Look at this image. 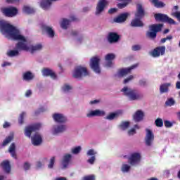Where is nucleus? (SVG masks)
Returning <instances> with one entry per match:
<instances>
[{"label": "nucleus", "instance_id": "nucleus-1", "mask_svg": "<svg viewBox=\"0 0 180 180\" xmlns=\"http://www.w3.org/2000/svg\"><path fill=\"white\" fill-rule=\"evenodd\" d=\"M0 32L6 39L17 40L18 41L17 47L20 50H23V51L34 54V53L40 51L43 49L41 44H30L27 37L23 36L19 29L5 20H0Z\"/></svg>", "mask_w": 180, "mask_h": 180}, {"label": "nucleus", "instance_id": "nucleus-2", "mask_svg": "<svg viewBox=\"0 0 180 180\" xmlns=\"http://www.w3.org/2000/svg\"><path fill=\"white\" fill-rule=\"evenodd\" d=\"M143 18H144V8L141 4H138L135 18L131 20V26L132 27H143L144 26L143 21H141Z\"/></svg>", "mask_w": 180, "mask_h": 180}, {"label": "nucleus", "instance_id": "nucleus-3", "mask_svg": "<svg viewBox=\"0 0 180 180\" xmlns=\"http://www.w3.org/2000/svg\"><path fill=\"white\" fill-rule=\"evenodd\" d=\"M121 91L123 92L124 95L127 96L129 101H140V99L143 98V96L139 91L127 86H124Z\"/></svg>", "mask_w": 180, "mask_h": 180}, {"label": "nucleus", "instance_id": "nucleus-4", "mask_svg": "<svg viewBox=\"0 0 180 180\" xmlns=\"http://www.w3.org/2000/svg\"><path fill=\"white\" fill-rule=\"evenodd\" d=\"M67 124H54L51 127L50 133L52 136H58L60 133L67 131Z\"/></svg>", "mask_w": 180, "mask_h": 180}, {"label": "nucleus", "instance_id": "nucleus-5", "mask_svg": "<svg viewBox=\"0 0 180 180\" xmlns=\"http://www.w3.org/2000/svg\"><path fill=\"white\" fill-rule=\"evenodd\" d=\"M88 75H89V71L84 66H77L72 72L74 78H82V77H88Z\"/></svg>", "mask_w": 180, "mask_h": 180}, {"label": "nucleus", "instance_id": "nucleus-6", "mask_svg": "<svg viewBox=\"0 0 180 180\" xmlns=\"http://www.w3.org/2000/svg\"><path fill=\"white\" fill-rule=\"evenodd\" d=\"M1 12L7 18H15L19 15V9L15 6L4 7L1 9Z\"/></svg>", "mask_w": 180, "mask_h": 180}, {"label": "nucleus", "instance_id": "nucleus-7", "mask_svg": "<svg viewBox=\"0 0 180 180\" xmlns=\"http://www.w3.org/2000/svg\"><path fill=\"white\" fill-rule=\"evenodd\" d=\"M101 59L99 56L93 57L90 60V68L96 72V74H101V67L99 66V63Z\"/></svg>", "mask_w": 180, "mask_h": 180}, {"label": "nucleus", "instance_id": "nucleus-8", "mask_svg": "<svg viewBox=\"0 0 180 180\" xmlns=\"http://www.w3.org/2000/svg\"><path fill=\"white\" fill-rule=\"evenodd\" d=\"M40 127H41V124L40 123L26 127L25 129V136L28 137V139H30V137H32V133L36 131V130H39Z\"/></svg>", "mask_w": 180, "mask_h": 180}, {"label": "nucleus", "instance_id": "nucleus-9", "mask_svg": "<svg viewBox=\"0 0 180 180\" xmlns=\"http://www.w3.org/2000/svg\"><path fill=\"white\" fill-rule=\"evenodd\" d=\"M137 68V65H133L131 67L120 69L115 74V78H122V77L127 75V74H130V72H131V70H134V68Z\"/></svg>", "mask_w": 180, "mask_h": 180}, {"label": "nucleus", "instance_id": "nucleus-10", "mask_svg": "<svg viewBox=\"0 0 180 180\" xmlns=\"http://www.w3.org/2000/svg\"><path fill=\"white\" fill-rule=\"evenodd\" d=\"M80 153H82V146H72L70 148V153H66L64 158H72V155H79Z\"/></svg>", "mask_w": 180, "mask_h": 180}, {"label": "nucleus", "instance_id": "nucleus-11", "mask_svg": "<svg viewBox=\"0 0 180 180\" xmlns=\"http://www.w3.org/2000/svg\"><path fill=\"white\" fill-rule=\"evenodd\" d=\"M52 118L56 123H67L68 119L65 115L60 112H55L52 115Z\"/></svg>", "mask_w": 180, "mask_h": 180}, {"label": "nucleus", "instance_id": "nucleus-12", "mask_svg": "<svg viewBox=\"0 0 180 180\" xmlns=\"http://www.w3.org/2000/svg\"><path fill=\"white\" fill-rule=\"evenodd\" d=\"M158 21L168 25H176L174 19L169 18L167 14L158 13Z\"/></svg>", "mask_w": 180, "mask_h": 180}, {"label": "nucleus", "instance_id": "nucleus-13", "mask_svg": "<svg viewBox=\"0 0 180 180\" xmlns=\"http://www.w3.org/2000/svg\"><path fill=\"white\" fill-rule=\"evenodd\" d=\"M108 5H109L108 0H99L96 8V15H101Z\"/></svg>", "mask_w": 180, "mask_h": 180}, {"label": "nucleus", "instance_id": "nucleus-14", "mask_svg": "<svg viewBox=\"0 0 180 180\" xmlns=\"http://www.w3.org/2000/svg\"><path fill=\"white\" fill-rule=\"evenodd\" d=\"M158 32V24L152 25L149 27V31L147 32V36L150 39H155V37H157Z\"/></svg>", "mask_w": 180, "mask_h": 180}, {"label": "nucleus", "instance_id": "nucleus-15", "mask_svg": "<svg viewBox=\"0 0 180 180\" xmlns=\"http://www.w3.org/2000/svg\"><path fill=\"white\" fill-rule=\"evenodd\" d=\"M153 141H154V134L151 129H146V136L145 138L146 146H151Z\"/></svg>", "mask_w": 180, "mask_h": 180}, {"label": "nucleus", "instance_id": "nucleus-16", "mask_svg": "<svg viewBox=\"0 0 180 180\" xmlns=\"http://www.w3.org/2000/svg\"><path fill=\"white\" fill-rule=\"evenodd\" d=\"M101 116H105V111L102 110H89L86 114L87 117H95Z\"/></svg>", "mask_w": 180, "mask_h": 180}, {"label": "nucleus", "instance_id": "nucleus-17", "mask_svg": "<svg viewBox=\"0 0 180 180\" xmlns=\"http://www.w3.org/2000/svg\"><path fill=\"white\" fill-rule=\"evenodd\" d=\"M116 58V55L115 53H108L105 56V67H112L113 65V60Z\"/></svg>", "mask_w": 180, "mask_h": 180}, {"label": "nucleus", "instance_id": "nucleus-18", "mask_svg": "<svg viewBox=\"0 0 180 180\" xmlns=\"http://www.w3.org/2000/svg\"><path fill=\"white\" fill-rule=\"evenodd\" d=\"M41 27L44 32H46L49 37H51V38L54 37L55 33H54V30L53 29V27L49 26L46 24H42Z\"/></svg>", "mask_w": 180, "mask_h": 180}, {"label": "nucleus", "instance_id": "nucleus-19", "mask_svg": "<svg viewBox=\"0 0 180 180\" xmlns=\"http://www.w3.org/2000/svg\"><path fill=\"white\" fill-rule=\"evenodd\" d=\"M31 141L33 146H40L43 141V139L41 138V135L39 133H36L31 137Z\"/></svg>", "mask_w": 180, "mask_h": 180}, {"label": "nucleus", "instance_id": "nucleus-20", "mask_svg": "<svg viewBox=\"0 0 180 180\" xmlns=\"http://www.w3.org/2000/svg\"><path fill=\"white\" fill-rule=\"evenodd\" d=\"M41 72L44 77H51L53 79H56L57 78V75H56L54 71L49 68H44L41 70Z\"/></svg>", "mask_w": 180, "mask_h": 180}, {"label": "nucleus", "instance_id": "nucleus-21", "mask_svg": "<svg viewBox=\"0 0 180 180\" xmlns=\"http://www.w3.org/2000/svg\"><path fill=\"white\" fill-rule=\"evenodd\" d=\"M120 37L116 32H110L108 36L109 43H117Z\"/></svg>", "mask_w": 180, "mask_h": 180}, {"label": "nucleus", "instance_id": "nucleus-22", "mask_svg": "<svg viewBox=\"0 0 180 180\" xmlns=\"http://www.w3.org/2000/svg\"><path fill=\"white\" fill-rule=\"evenodd\" d=\"M20 51H23V49H20L18 47V43L15 44V49L13 50H9L7 51L8 57H18L19 56Z\"/></svg>", "mask_w": 180, "mask_h": 180}, {"label": "nucleus", "instance_id": "nucleus-23", "mask_svg": "<svg viewBox=\"0 0 180 180\" xmlns=\"http://www.w3.org/2000/svg\"><path fill=\"white\" fill-rule=\"evenodd\" d=\"M15 139V133L11 132L3 141L1 146L2 147H6L11 141Z\"/></svg>", "mask_w": 180, "mask_h": 180}, {"label": "nucleus", "instance_id": "nucleus-24", "mask_svg": "<svg viewBox=\"0 0 180 180\" xmlns=\"http://www.w3.org/2000/svg\"><path fill=\"white\" fill-rule=\"evenodd\" d=\"M1 167L6 174H11V167L9 160H4L1 163Z\"/></svg>", "mask_w": 180, "mask_h": 180}, {"label": "nucleus", "instance_id": "nucleus-25", "mask_svg": "<svg viewBox=\"0 0 180 180\" xmlns=\"http://www.w3.org/2000/svg\"><path fill=\"white\" fill-rule=\"evenodd\" d=\"M129 15V13H122L118 17L114 18L113 21L115 22V23H123V22H126V20L127 19Z\"/></svg>", "mask_w": 180, "mask_h": 180}, {"label": "nucleus", "instance_id": "nucleus-26", "mask_svg": "<svg viewBox=\"0 0 180 180\" xmlns=\"http://www.w3.org/2000/svg\"><path fill=\"white\" fill-rule=\"evenodd\" d=\"M134 122H141L144 119V112L142 110H137L133 115Z\"/></svg>", "mask_w": 180, "mask_h": 180}, {"label": "nucleus", "instance_id": "nucleus-27", "mask_svg": "<svg viewBox=\"0 0 180 180\" xmlns=\"http://www.w3.org/2000/svg\"><path fill=\"white\" fill-rule=\"evenodd\" d=\"M22 79L23 81L30 82V81H32V79H34V74L30 71L25 72L22 75Z\"/></svg>", "mask_w": 180, "mask_h": 180}, {"label": "nucleus", "instance_id": "nucleus-28", "mask_svg": "<svg viewBox=\"0 0 180 180\" xmlns=\"http://www.w3.org/2000/svg\"><path fill=\"white\" fill-rule=\"evenodd\" d=\"M71 164H72V158H64L60 162V168H62V169H67L68 166L71 165Z\"/></svg>", "mask_w": 180, "mask_h": 180}, {"label": "nucleus", "instance_id": "nucleus-29", "mask_svg": "<svg viewBox=\"0 0 180 180\" xmlns=\"http://www.w3.org/2000/svg\"><path fill=\"white\" fill-rule=\"evenodd\" d=\"M169 86H171V83H165L161 84L160 86V94H167L169 91Z\"/></svg>", "mask_w": 180, "mask_h": 180}, {"label": "nucleus", "instance_id": "nucleus-30", "mask_svg": "<svg viewBox=\"0 0 180 180\" xmlns=\"http://www.w3.org/2000/svg\"><path fill=\"white\" fill-rule=\"evenodd\" d=\"M130 127V122L123 121L118 125V129L120 130H127Z\"/></svg>", "mask_w": 180, "mask_h": 180}, {"label": "nucleus", "instance_id": "nucleus-31", "mask_svg": "<svg viewBox=\"0 0 180 180\" xmlns=\"http://www.w3.org/2000/svg\"><path fill=\"white\" fill-rule=\"evenodd\" d=\"M72 89V86H71L70 84H64L61 86V91L62 92H64V94H68V92H71V90Z\"/></svg>", "mask_w": 180, "mask_h": 180}, {"label": "nucleus", "instance_id": "nucleus-32", "mask_svg": "<svg viewBox=\"0 0 180 180\" xmlns=\"http://www.w3.org/2000/svg\"><path fill=\"white\" fill-rule=\"evenodd\" d=\"M8 153L14 158L16 154V143H12L8 148Z\"/></svg>", "mask_w": 180, "mask_h": 180}, {"label": "nucleus", "instance_id": "nucleus-33", "mask_svg": "<svg viewBox=\"0 0 180 180\" xmlns=\"http://www.w3.org/2000/svg\"><path fill=\"white\" fill-rule=\"evenodd\" d=\"M22 12L23 13L30 15V13H34V8H33V7H30V6L25 5L22 7Z\"/></svg>", "mask_w": 180, "mask_h": 180}, {"label": "nucleus", "instance_id": "nucleus-34", "mask_svg": "<svg viewBox=\"0 0 180 180\" xmlns=\"http://www.w3.org/2000/svg\"><path fill=\"white\" fill-rule=\"evenodd\" d=\"M141 127H140V125H139V124L134 125V128H132L128 131L129 136H134V134H136V131L139 130V129H141Z\"/></svg>", "mask_w": 180, "mask_h": 180}, {"label": "nucleus", "instance_id": "nucleus-35", "mask_svg": "<svg viewBox=\"0 0 180 180\" xmlns=\"http://www.w3.org/2000/svg\"><path fill=\"white\" fill-rule=\"evenodd\" d=\"M70 22V20L63 18L60 22V27H62V29H68Z\"/></svg>", "mask_w": 180, "mask_h": 180}, {"label": "nucleus", "instance_id": "nucleus-36", "mask_svg": "<svg viewBox=\"0 0 180 180\" xmlns=\"http://www.w3.org/2000/svg\"><path fill=\"white\" fill-rule=\"evenodd\" d=\"M72 36L75 37V40H76L77 42H79L82 40V36H81L77 31H72Z\"/></svg>", "mask_w": 180, "mask_h": 180}, {"label": "nucleus", "instance_id": "nucleus-37", "mask_svg": "<svg viewBox=\"0 0 180 180\" xmlns=\"http://www.w3.org/2000/svg\"><path fill=\"white\" fill-rule=\"evenodd\" d=\"M26 116H27L26 112H22L20 114L18 117L19 124H23V123H25V117H26Z\"/></svg>", "mask_w": 180, "mask_h": 180}, {"label": "nucleus", "instance_id": "nucleus-38", "mask_svg": "<svg viewBox=\"0 0 180 180\" xmlns=\"http://www.w3.org/2000/svg\"><path fill=\"white\" fill-rule=\"evenodd\" d=\"M98 154V151L96 150L91 148L86 151V155L89 157H92V158H94L95 155Z\"/></svg>", "mask_w": 180, "mask_h": 180}, {"label": "nucleus", "instance_id": "nucleus-39", "mask_svg": "<svg viewBox=\"0 0 180 180\" xmlns=\"http://www.w3.org/2000/svg\"><path fill=\"white\" fill-rule=\"evenodd\" d=\"M119 115H120V112H115L111 113L109 115H108L106 117V119L108 120H113V119L117 117V116H119Z\"/></svg>", "mask_w": 180, "mask_h": 180}, {"label": "nucleus", "instance_id": "nucleus-40", "mask_svg": "<svg viewBox=\"0 0 180 180\" xmlns=\"http://www.w3.org/2000/svg\"><path fill=\"white\" fill-rule=\"evenodd\" d=\"M165 106H174L175 105V100L172 98H167L165 103Z\"/></svg>", "mask_w": 180, "mask_h": 180}, {"label": "nucleus", "instance_id": "nucleus-41", "mask_svg": "<svg viewBox=\"0 0 180 180\" xmlns=\"http://www.w3.org/2000/svg\"><path fill=\"white\" fill-rule=\"evenodd\" d=\"M140 160H141L140 158H130L129 160V162L131 165H137L140 164Z\"/></svg>", "mask_w": 180, "mask_h": 180}, {"label": "nucleus", "instance_id": "nucleus-42", "mask_svg": "<svg viewBox=\"0 0 180 180\" xmlns=\"http://www.w3.org/2000/svg\"><path fill=\"white\" fill-rule=\"evenodd\" d=\"M130 158H141V153L140 152H133L130 154Z\"/></svg>", "mask_w": 180, "mask_h": 180}, {"label": "nucleus", "instance_id": "nucleus-43", "mask_svg": "<svg viewBox=\"0 0 180 180\" xmlns=\"http://www.w3.org/2000/svg\"><path fill=\"white\" fill-rule=\"evenodd\" d=\"M165 54V46L158 47V56H164Z\"/></svg>", "mask_w": 180, "mask_h": 180}, {"label": "nucleus", "instance_id": "nucleus-44", "mask_svg": "<svg viewBox=\"0 0 180 180\" xmlns=\"http://www.w3.org/2000/svg\"><path fill=\"white\" fill-rule=\"evenodd\" d=\"M129 4H130V1H124V3L118 4L117 7L120 9H123V8H126V6H127V5H129Z\"/></svg>", "mask_w": 180, "mask_h": 180}, {"label": "nucleus", "instance_id": "nucleus-45", "mask_svg": "<svg viewBox=\"0 0 180 180\" xmlns=\"http://www.w3.org/2000/svg\"><path fill=\"white\" fill-rule=\"evenodd\" d=\"M130 166H129L128 165H122V172H129V171H130Z\"/></svg>", "mask_w": 180, "mask_h": 180}, {"label": "nucleus", "instance_id": "nucleus-46", "mask_svg": "<svg viewBox=\"0 0 180 180\" xmlns=\"http://www.w3.org/2000/svg\"><path fill=\"white\" fill-rule=\"evenodd\" d=\"M172 39H173L172 35H168L167 37L162 38V39L160 40V43H161L162 44H164V43H165V41H167V40H172Z\"/></svg>", "mask_w": 180, "mask_h": 180}, {"label": "nucleus", "instance_id": "nucleus-47", "mask_svg": "<svg viewBox=\"0 0 180 180\" xmlns=\"http://www.w3.org/2000/svg\"><path fill=\"white\" fill-rule=\"evenodd\" d=\"M132 79H134V76L130 75L124 80L123 83L128 84V82H130V81H132Z\"/></svg>", "mask_w": 180, "mask_h": 180}, {"label": "nucleus", "instance_id": "nucleus-48", "mask_svg": "<svg viewBox=\"0 0 180 180\" xmlns=\"http://www.w3.org/2000/svg\"><path fill=\"white\" fill-rule=\"evenodd\" d=\"M152 57H158V47H156L150 53Z\"/></svg>", "mask_w": 180, "mask_h": 180}, {"label": "nucleus", "instance_id": "nucleus-49", "mask_svg": "<svg viewBox=\"0 0 180 180\" xmlns=\"http://www.w3.org/2000/svg\"><path fill=\"white\" fill-rule=\"evenodd\" d=\"M30 163L27 162H25L24 163V166H23V168L25 169V171H29V169H30Z\"/></svg>", "mask_w": 180, "mask_h": 180}, {"label": "nucleus", "instance_id": "nucleus-50", "mask_svg": "<svg viewBox=\"0 0 180 180\" xmlns=\"http://www.w3.org/2000/svg\"><path fill=\"white\" fill-rule=\"evenodd\" d=\"M139 85H141V86H147V80L145 79H141L139 81Z\"/></svg>", "mask_w": 180, "mask_h": 180}, {"label": "nucleus", "instance_id": "nucleus-51", "mask_svg": "<svg viewBox=\"0 0 180 180\" xmlns=\"http://www.w3.org/2000/svg\"><path fill=\"white\" fill-rule=\"evenodd\" d=\"M164 123H165V127L167 128L172 127L173 126L172 122H169V120H165Z\"/></svg>", "mask_w": 180, "mask_h": 180}, {"label": "nucleus", "instance_id": "nucleus-52", "mask_svg": "<svg viewBox=\"0 0 180 180\" xmlns=\"http://www.w3.org/2000/svg\"><path fill=\"white\" fill-rule=\"evenodd\" d=\"M54 162H56V160L54 158H51L50 162H49V164L48 165V167L51 169L53 168V167H54Z\"/></svg>", "mask_w": 180, "mask_h": 180}, {"label": "nucleus", "instance_id": "nucleus-53", "mask_svg": "<svg viewBox=\"0 0 180 180\" xmlns=\"http://www.w3.org/2000/svg\"><path fill=\"white\" fill-rule=\"evenodd\" d=\"M172 15L176 18V19L180 22V11H176L172 13Z\"/></svg>", "mask_w": 180, "mask_h": 180}, {"label": "nucleus", "instance_id": "nucleus-54", "mask_svg": "<svg viewBox=\"0 0 180 180\" xmlns=\"http://www.w3.org/2000/svg\"><path fill=\"white\" fill-rule=\"evenodd\" d=\"M44 165L41 162H37L36 163V169H40V168H43Z\"/></svg>", "mask_w": 180, "mask_h": 180}, {"label": "nucleus", "instance_id": "nucleus-55", "mask_svg": "<svg viewBox=\"0 0 180 180\" xmlns=\"http://www.w3.org/2000/svg\"><path fill=\"white\" fill-rule=\"evenodd\" d=\"M133 51H139V50H141V46L140 45H134L132 46Z\"/></svg>", "mask_w": 180, "mask_h": 180}, {"label": "nucleus", "instance_id": "nucleus-56", "mask_svg": "<svg viewBox=\"0 0 180 180\" xmlns=\"http://www.w3.org/2000/svg\"><path fill=\"white\" fill-rule=\"evenodd\" d=\"M32 90H27L25 94V96L26 98H30V96H32Z\"/></svg>", "mask_w": 180, "mask_h": 180}, {"label": "nucleus", "instance_id": "nucleus-57", "mask_svg": "<svg viewBox=\"0 0 180 180\" xmlns=\"http://www.w3.org/2000/svg\"><path fill=\"white\" fill-rule=\"evenodd\" d=\"M8 127H11V122H5L3 124L4 129H8Z\"/></svg>", "mask_w": 180, "mask_h": 180}, {"label": "nucleus", "instance_id": "nucleus-58", "mask_svg": "<svg viewBox=\"0 0 180 180\" xmlns=\"http://www.w3.org/2000/svg\"><path fill=\"white\" fill-rule=\"evenodd\" d=\"M164 126V122L162 119L158 118V127H162Z\"/></svg>", "mask_w": 180, "mask_h": 180}, {"label": "nucleus", "instance_id": "nucleus-59", "mask_svg": "<svg viewBox=\"0 0 180 180\" xmlns=\"http://www.w3.org/2000/svg\"><path fill=\"white\" fill-rule=\"evenodd\" d=\"M116 12H117V8H110L108 11V13H110V15H112L113 13H116Z\"/></svg>", "mask_w": 180, "mask_h": 180}, {"label": "nucleus", "instance_id": "nucleus-60", "mask_svg": "<svg viewBox=\"0 0 180 180\" xmlns=\"http://www.w3.org/2000/svg\"><path fill=\"white\" fill-rule=\"evenodd\" d=\"M8 4H16L20 2V0H6Z\"/></svg>", "mask_w": 180, "mask_h": 180}, {"label": "nucleus", "instance_id": "nucleus-61", "mask_svg": "<svg viewBox=\"0 0 180 180\" xmlns=\"http://www.w3.org/2000/svg\"><path fill=\"white\" fill-rule=\"evenodd\" d=\"M12 65L10 62H4V63L1 65V67H9Z\"/></svg>", "mask_w": 180, "mask_h": 180}, {"label": "nucleus", "instance_id": "nucleus-62", "mask_svg": "<svg viewBox=\"0 0 180 180\" xmlns=\"http://www.w3.org/2000/svg\"><path fill=\"white\" fill-rule=\"evenodd\" d=\"M98 103H99V100L91 101L89 102L90 105H98Z\"/></svg>", "mask_w": 180, "mask_h": 180}, {"label": "nucleus", "instance_id": "nucleus-63", "mask_svg": "<svg viewBox=\"0 0 180 180\" xmlns=\"http://www.w3.org/2000/svg\"><path fill=\"white\" fill-rule=\"evenodd\" d=\"M165 6V4L162 1H158V8H164Z\"/></svg>", "mask_w": 180, "mask_h": 180}, {"label": "nucleus", "instance_id": "nucleus-64", "mask_svg": "<svg viewBox=\"0 0 180 180\" xmlns=\"http://www.w3.org/2000/svg\"><path fill=\"white\" fill-rule=\"evenodd\" d=\"M176 89H180V81L176 82Z\"/></svg>", "mask_w": 180, "mask_h": 180}]
</instances>
